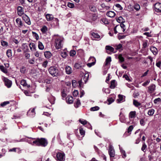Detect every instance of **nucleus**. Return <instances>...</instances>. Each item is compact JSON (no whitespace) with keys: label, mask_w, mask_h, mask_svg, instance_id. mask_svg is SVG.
I'll return each mask as SVG.
<instances>
[{"label":"nucleus","mask_w":161,"mask_h":161,"mask_svg":"<svg viewBox=\"0 0 161 161\" xmlns=\"http://www.w3.org/2000/svg\"><path fill=\"white\" fill-rule=\"evenodd\" d=\"M29 143L32 145H36L37 146H42V147H45L47 144V142L45 138H32L30 141L28 140Z\"/></svg>","instance_id":"1"},{"label":"nucleus","mask_w":161,"mask_h":161,"mask_svg":"<svg viewBox=\"0 0 161 161\" xmlns=\"http://www.w3.org/2000/svg\"><path fill=\"white\" fill-rule=\"evenodd\" d=\"M55 40L54 45L57 49L61 48L63 45L64 38L58 35H55L53 37Z\"/></svg>","instance_id":"2"},{"label":"nucleus","mask_w":161,"mask_h":161,"mask_svg":"<svg viewBox=\"0 0 161 161\" xmlns=\"http://www.w3.org/2000/svg\"><path fill=\"white\" fill-rule=\"evenodd\" d=\"M50 74L53 77H57L59 75V71L55 66H51L48 69Z\"/></svg>","instance_id":"3"},{"label":"nucleus","mask_w":161,"mask_h":161,"mask_svg":"<svg viewBox=\"0 0 161 161\" xmlns=\"http://www.w3.org/2000/svg\"><path fill=\"white\" fill-rule=\"evenodd\" d=\"M56 160L57 161H64L65 160V154L63 153H57L56 154Z\"/></svg>","instance_id":"4"},{"label":"nucleus","mask_w":161,"mask_h":161,"mask_svg":"<svg viewBox=\"0 0 161 161\" xmlns=\"http://www.w3.org/2000/svg\"><path fill=\"white\" fill-rule=\"evenodd\" d=\"M156 90V86L153 84H151L148 87L147 92L150 93H153Z\"/></svg>","instance_id":"5"},{"label":"nucleus","mask_w":161,"mask_h":161,"mask_svg":"<svg viewBox=\"0 0 161 161\" xmlns=\"http://www.w3.org/2000/svg\"><path fill=\"white\" fill-rule=\"evenodd\" d=\"M3 80L4 82L5 85L7 87L10 88L11 87L12 84V82L10 80L6 77H4L3 79Z\"/></svg>","instance_id":"6"},{"label":"nucleus","mask_w":161,"mask_h":161,"mask_svg":"<svg viewBox=\"0 0 161 161\" xmlns=\"http://www.w3.org/2000/svg\"><path fill=\"white\" fill-rule=\"evenodd\" d=\"M154 9L156 12L161 13V3H156L154 5Z\"/></svg>","instance_id":"7"},{"label":"nucleus","mask_w":161,"mask_h":161,"mask_svg":"<svg viewBox=\"0 0 161 161\" xmlns=\"http://www.w3.org/2000/svg\"><path fill=\"white\" fill-rule=\"evenodd\" d=\"M108 153L110 157H114L115 156V151L113 147L110 145L108 148Z\"/></svg>","instance_id":"8"},{"label":"nucleus","mask_w":161,"mask_h":161,"mask_svg":"<svg viewBox=\"0 0 161 161\" xmlns=\"http://www.w3.org/2000/svg\"><path fill=\"white\" fill-rule=\"evenodd\" d=\"M17 14L19 16H21L25 14L24 8L21 6H18L17 7Z\"/></svg>","instance_id":"9"},{"label":"nucleus","mask_w":161,"mask_h":161,"mask_svg":"<svg viewBox=\"0 0 161 161\" xmlns=\"http://www.w3.org/2000/svg\"><path fill=\"white\" fill-rule=\"evenodd\" d=\"M22 19L24 20L25 21V22L28 25H30L31 24V22L29 17L26 14H25L22 16Z\"/></svg>","instance_id":"10"},{"label":"nucleus","mask_w":161,"mask_h":161,"mask_svg":"<svg viewBox=\"0 0 161 161\" xmlns=\"http://www.w3.org/2000/svg\"><path fill=\"white\" fill-rule=\"evenodd\" d=\"M85 65L80 63H75L74 65V67L76 69H83Z\"/></svg>","instance_id":"11"},{"label":"nucleus","mask_w":161,"mask_h":161,"mask_svg":"<svg viewBox=\"0 0 161 161\" xmlns=\"http://www.w3.org/2000/svg\"><path fill=\"white\" fill-rule=\"evenodd\" d=\"M35 108L30 109L27 112L28 115L31 117L34 116L35 114Z\"/></svg>","instance_id":"12"},{"label":"nucleus","mask_w":161,"mask_h":161,"mask_svg":"<svg viewBox=\"0 0 161 161\" xmlns=\"http://www.w3.org/2000/svg\"><path fill=\"white\" fill-rule=\"evenodd\" d=\"M16 22L19 28H21L23 26V24L21 19L18 18L16 19Z\"/></svg>","instance_id":"13"},{"label":"nucleus","mask_w":161,"mask_h":161,"mask_svg":"<svg viewBox=\"0 0 161 161\" xmlns=\"http://www.w3.org/2000/svg\"><path fill=\"white\" fill-rule=\"evenodd\" d=\"M92 40H97L100 38V36L97 33L92 32L91 33Z\"/></svg>","instance_id":"14"},{"label":"nucleus","mask_w":161,"mask_h":161,"mask_svg":"<svg viewBox=\"0 0 161 161\" xmlns=\"http://www.w3.org/2000/svg\"><path fill=\"white\" fill-rule=\"evenodd\" d=\"M125 97L122 95L119 94L118 95V99H117L118 103L122 102L125 101Z\"/></svg>","instance_id":"15"},{"label":"nucleus","mask_w":161,"mask_h":161,"mask_svg":"<svg viewBox=\"0 0 161 161\" xmlns=\"http://www.w3.org/2000/svg\"><path fill=\"white\" fill-rule=\"evenodd\" d=\"M29 47L31 50L32 51H35L36 50L35 44L33 42L30 43Z\"/></svg>","instance_id":"16"},{"label":"nucleus","mask_w":161,"mask_h":161,"mask_svg":"<svg viewBox=\"0 0 161 161\" xmlns=\"http://www.w3.org/2000/svg\"><path fill=\"white\" fill-rule=\"evenodd\" d=\"M46 19L48 21H51L54 18L53 15L50 14H47L46 15Z\"/></svg>","instance_id":"17"},{"label":"nucleus","mask_w":161,"mask_h":161,"mask_svg":"<svg viewBox=\"0 0 161 161\" xmlns=\"http://www.w3.org/2000/svg\"><path fill=\"white\" fill-rule=\"evenodd\" d=\"M119 148L120 150V152L122 155V157L123 158H125L126 157V154L125 150H123L122 148L121 147L120 145H119Z\"/></svg>","instance_id":"18"},{"label":"nucleus","mask_w":161,"mask_h":161,"mask_svg":"<svg viewBox=\"0 0 161 161\" xmlns=\"http://www.w3.org/2000/svg\"><path fill=\"white\" fill-rule=\"evenodd\" d=\"M106 14L108 16L112 18L115 16V14L114 11H109L107 12Z\"/></svg>","instance_id":"19"},{"label":"nucleus","mask_w":161,"mask_h":161,"mask_svg":"<svg viewBox=\"0 0 161 161\" xmlns=\"http://www.w3.org/2000/svg\"><path fill=\"white\" fill-rule=\"evenodd\" d=\"M116 83L115 80H113L111 81L110 88L111 89H114L116 86Z\"/></svg>","instance_id":"20"},{"label":"nucleus","mask_w":161,"mask_h":161,"mask_svg":"<svg viewBox=\"0 0 161 161\" xmlns=\"http://www.w3.org/2000/svg\"><path fill=\"white\" fill-rule=\"evenodd\" d=\"M44 55L46 58H49L51 57L52 55L50 52L47 51L44 52Z\"/></svg>","instance_id":"21"},{"label":"nucleus","mask_w":161,"mask_h":161,"mask_svg":"<svg viewBox=\"0 0 161 161\" xmlns=\"http://www.w3.org/2000/svg\"><path fill=\"white\" fill-rule=\"evenodd\" d=\"M150 50L154 55H156L158 53V50L156 48L154 47H151L150 48Z\"/></svg>","instance_id":"22"},{"label":"nucleus","mask_w":161,"mask_h":161,"mask_svg":"<svg viewBox=\"0 0 161 161\" xmlns=\"http://www.w3.org/2000/svg\"><path fill=\"white\" fill-rule=\"evenodd\" d=\"M80 105V100L79 99H77L74 104L75 107L77 108Z\"/></svg>","instance_id":"23"},{"label":"nucleus","mask_w":161,"mask_h":161,"mask_svg":"<svg viewBox=\"0 0 161 161\" xmlns=\"http://www.w3.org/2000/svg\"><path fill=\"white\" fill-rule=\"evenodd\" d=\"M136 112L135 111H131L129 114V117L130 119L134 118L135 117Z\"/></svg>","instance_id":"24"},{"label":"nucleus","mask_w":161,"mask_h":161,"mask_svg":"<svg viewBox=\"0 0 161 161\" xmlns=\"http://www.w3.org/2000/svg\"><path fill=\"white\" fill-rule=\"evenodd\" d=\"M89 74L88 72L85 73L84 76L83 78V80L84 81L85 83H86L89 79Z\"/></svg>","instance_id":"25"},{"label":"nucleus","mask_w":161,"mask_h":161,"mask_svg":"<svg viewBox=\"0 0 161 161\" xmlns=\"http://www.w3.org/2000/svg\"><path fill=\"white\" fill-rule=\"evenodd\" d=\"M118 25V28L119 29H122L123 32H124L126 30L125 26L123 23L121 24L120 25Z\"/></svg>","instance_id":"26"},{"label":"nucleus","mask_w":161,"mask_h":161,"mask_svg":"<svg viewBox=\"0 0 161 161\" xmlns=\"http://www.w3.org/2000/svg\"><path fill=\"white\" fill-rule=\"evenodd\" d=\"M79 132L80 134V136H81V138H82L85 135V131L82 128L80 127L79 128Z\"/></svg>","instance_id":"27"},{"label":"nucleus","mask_w":161,"mask_h":161,"mask_svg":"<svg viewBox=\"0 0 161 161\" xmlns=\"http://www.w3.org/2000/svg\"><path fill=\"white\" fill-rule=\"evenodd\" d=\"M119 119L120 121L122 123H126V119L125 116L123 115H121V114H120V118Z\"/></svg>","instance_id":"28"},{"label":"nucleus","mask_w":161,"mask_h":161,"mask_svg":"<svg viewBox=\"0 0 161 161\" xmlns=\"http://www.w3.org/2000/svg\"><path fill=\"white\" fill-rule=\"evenodd\" d=\"M21 84L24 86H27V87H30V86L28 85L26 83V81L24 80H22L20 82Z\"/></svg>","instance_id":"29"},{"label":"nucleus","mask_w":161,"mask_h":161,"mask_svg":"<svg viewBox=\"0 0 161 161\" xmlns=\"http://www.w3.org/2000/svg\"><path fill=\"white\" fill-rule=\"evenodd\" d=\"M105 48L107 50H109L111 52L115 53V52L114 51V48L111 46H107Z\"/></svg>","instance_id":"30"},{"label":"nucleus","mask_w":161,"mask_h":161,"mask_svg":"<svg viewBox=\"0 0 161 161\" xmlns=\"http://www.w3.org/2000/svg\"><path fill=\"white\" fill-rule=\"evenodd\" d=\"M89 8L93 12H95L97 10L96 7L93 4L91 5L90 6Z\"/></svg>","instance_id":"31"},{"label":"nucleus","mask_w":161,"mask_h":161,"mask_svg":"<svg viewBox=\"0 0 161 161\" xmlns=\"http://www.w3.org/2000/svg\"><path fill=\"white\" fill-rule=\"evenodd\" d=\"M117 21L120 23H122L125 22V19H123V17L121 16H120L117 19Z\"/></svg>","instance_id":"32"},{"label":"nucleus","mask_w":161,"mask_h":161,"mask_svg":"<svg viewBox=\"0 0 161 161\" xmlns=\"http://www.w3.org/2000/svg\"><path fill=\"white\" fill-rule=\"evenodd\" d=\"M155 110L153 109H151L148 110L147 114L149 116H152L154 114Z\"/></svg>","instance_id":"33"},{"label":"nucleus","mask_w":161,"mask_h":161,"mask_svg":"<svg viewBox=\"0 0 161 161\" xmlns=\"http://www.w3.org/2000/svg\"><path fill=\"white\" fill-rule=\"evenodd\" d=\"M0 69L1 70V71L5 73L6 74L8 72L6 69L5 68L3 65H0Z\"/></svg>","instance_id":"34"},{"label":"nucleus","mask_w":161,"mask_h":161,"mask_svg":"<svg viewBox=\"0 0 161 161\" xmlns=\"http://www.w3.org/2000/svg\"><path fill=\"white\" fill-rule=\"evenodd\" d=\"M72 86L74 88H75L78 86V83L75 80H72Z\"/></svg>","instance_id":"35"},{"label":"nucleus","mask_w":161,"mask_h":161,"mask_svg":"<svg viewBox=\"0 0 161 161\" xmlns=\"http://www.w3.org/2000/svg\"><path fill=\"white\" fill-rule=\"evenodd\" d=\"M147 146L145 143V142H144L142 143V145L141 148L142 150L144 152H145L146 151V149L147 148Z\"/></svg>","instance_id":"36"},{"label":"nucleus","mask_w":161,"mask_h":161,"mask_svg":"<svg viewBox=\"0 0 161 161\" xmlns=\"http://www.w3.org/2000/svg\"><path fill=\"white\" fill-rule=\"evenodd\" d=\"M65 69L66 74L69 75L70 74V67L69 66H66L65 67Z\"/></svg>","instance_id":"37"},{"label":"nucleus","mask_w":161,"mask_h":161,"mask_svg":"<svg viewBox=\"0 0 161 161\" xmlns=\"http://www.w3.org/2000/svg\"><path fill=\"white\" fill-rule=\"evenodd\" d=\"M114 101V98H113L112 97H110L108 98L107 99V101L108 102V105H110Z\"/></svg>","instance_id":"38"},{"label":"nucleus","mask_w":161,"mask_h":161,"mask_svg":"<svg viewBox=\"0 0 161 161\" xmlns=\"http://www.w3.org/2000/svg\"><path fill=\"white\" fill-rule=\"evenodd\" d=\"M38 47L40 50H42L44 48V46L43 45L42 43V42L40 41L38 42Z\"/></svg>","instance_id":"39"},{"label":"nucleus","mask_w":161,"mask_h":161,"mask_svg":"<svg viewBox=\"0 0 161 161\" xmlns=\"http://www.w3.org/2000/svg\"><path fill=\"white\" fill-rule=\"evenodd\" d=\"M93 59H94V62H92L91 63H88L87 64V66L89 67H91L92 66L94 65L96 62V59L94 58Z\"/></svg>","instance_id":"40"},{"label":"nucleus","mask_w":161,"mask_h":161,"mask_svg":"<svg viewBox=\"0 0 161 161\" xmlns=\"http://www.w3.org/2000/svg\"><path fill=\"white\" fill-rule=\"evenodd\" d=\"M133 104L136 107H138L141 105V103L137 101L134 100L133 101Z\"/></svg>","instance_id":"41"},{"label":"nucleus","mask_w":161,"mask_h":161,"mask_svg":"<svg viewBox=\"0 0 161 161\" xmlns=\"http://www.w3.org/2000/svg\"><path fill=\"white\" fill-rule=\"evenodd\" d=\"M41 31L43 33H45L47 31V28L46 26H44L41 29Z\"/></svg>","instance_id":"42"},{"label":"nucleus","mask_w":161,"mask_h":161,"mask_svg":"<svg viewBox=\"0 0 161 161\" xmlns=\"http://www.w3.org/2000/svg\"><path fill=\"white\" fill-rule=\"evenodd\" d=\"M111 61V57H109L107 58L105 61V65H107L109 63H110Z\"/></svg>","instance_id":"43"},{"label":"nucleus","mask_w":161,"mask_h":161,"mask_svg":"<svg viewBox=\"0 0 161 161\" xmlns=\"http://www.w3.org/2000/svg\"><path fill=\"white\" fill-rule=\"evenodd\" d=\"M7 55L9 58H11L12 57L11 50L10 49L7 50Z\"/></svg>","instance_id":"44"},{"label":"nucleus","mask_w":161,"mask_h":161,"mask_svg":"<svg viewBox=\"0 0 161 161\" xmlns=\"http://www.w3.org/2000/svg\"><path fill=\"white\" fill-rule=\"evenodd\" d=\"M101 23L104 24H107L108 23V21L105 18L102 19L100 20Z\"/></svg>","instance_id":"45"},{"label":"nucleus","mask_w":161,"mask_h":161,"mask_svg":"<svg viewBox=\"0 0 161 161\" xmlns=\"http://www.w3.org/2000/svg\"><path fill=\"white\" fill-rule=\"evenodd\" d=\"M134 8L136 10L138 11L140 9V7L139 4L136 3L134 5Z\"/></svg>","instance_id":"46"},{"label":"nucleus","mask_w":161,"mask_h":161,"mask_svg":"<svg viewBox=\"0 0 161 161\" xmlns=\"http://www.w3.org/2000/svg\"><path fill=\"white\" fill-rule=\"evenodd\" d=\"M79 121L80 123L83 125L86 124L87 123V122L86 120L82 119H80Z\"/></svg>","instance_id":"47"},{"label":"nucleus","mask_w":161,"mask_h":161,"mask_svg":"<svg viewBox=\"0 0 161 161\" xmlns=\"http://www.w3.org/2000/svg\"><path fill=\"white\" fill-rule=\"evenodd\" d=\"M97 18V15L95 14H93L91 15V19L93 21H95Z\"/></svg>","instance_id":"48"},{"label":"nucleus","mask_w":161,"mask_h":161,"mask_svg":"<svg viewBox=\"0 0 161 161\" xmlns=\"http://www.w3.org/2000/svg\"><path fill=\"white\" fill-rule=\"evenodd\" d=\"M161 101V99L160 98H157L155 99L154 100V103L155 104H158Z\"/></svg>","instance_id":"49"},{"label":"nucleus","mask_w":161,"mask_h":161,"mask_svg":"<svg viewBox=\"0 0 161 161\" xmlns=\"http://www.w3.org/2000/svg\"><path fill=\"white\" fill-rule=\"evenodd\" d=\"M99 109V108L98 106H95L94 107H92L90 108V110L91 111H95L98 110Z\"/></svg>","instance_id":"50"},{"label":"nucleus","mask_w":161,"mask_h":161,"mask_svg":"<svg viewBox=\"0 0 161 161\" xmlns=\"http://www.w3.org/2000/svg\"><path fill=\"white\" fill-rule=\"evenodd\" d=\"M1 44L2 46L4 47H6L8 45V43L6 41H1Z\"/></svg>","instance_id":"51"},{"label":"nucleus","mask_w":161,"mask_h":161,"mask_svg":"<svg viewBox=\"0 0 161 161\" xmlns=\"http://www.w3.org/2000/svg\"><path fill=\"white\" fill-rule=\"evenodd\" d=\"M133 129V127L132 125H130L128 128L127 130V132L129 133V134H131V132Z\"/></svg>","instance_id":"52"},{"label":"nucleus","mask_w":161,"mask_h":161,"mask_svg":"<svg viewBox=\"0 0 161 161\" xmlns=\"http://www.w3.org/2000/svg\"><path fill=\"white\" fill-rule=\"evenodd\" d=\"M118 58L119 61L121 62H123L124 61V58L123 57H122L121 54H119L118 57Z\"/></svg>","instance_id":"53"},{"label":"nucleus","mask_w":161,"mask_h":161,"mask_svg":"<svg viewBox=\"0 0 161 161\" xmlns=\"http://www.w3.org/2000/svg\"><path fill=\"white\" fill-rule=\"evenodd\" d=\"M147 43L148 41L147 40L143 41L142 45L144 48H145L147 47Z\"/></svg>","instance_id":"54"},{"label":"nucleus","mask_w":161,"mask_h":161,"mask_svg":"<svg viewBox=\"0 0 161 161\" xmlns=\"http://www.w3.org/2000/svg\"><path fill=\"white\" fill-rule=\"evenodd\" d=\"M48 63V61H47V60L45 61L42 63V66L45 68L47 67Z\"/></svg>","instance_id":"55"},{"label":"nucleus","mask_w":161,"mask_h":161,"mask_svg":"<svg viewBox=\"0 0 161 161\" xmlns=\"http://www.w3.org/2000/svg\"><path fill=\"white\" fill-rule=\"evenodd\" d=\"M150 82V80H146V81L144 82L142 84V85L144 86H146L148 85Z\"/></svg>","instance_id":"56"},{"label":"nucleus","mask_w":161,"mask_h":161,"mask_svg":"<svg viewBox=\"0 0 161 161\" xmlns=\"http://www.w3.org/2000/svg\"><path fill=\"white\" fill-rule=\"evenodd\" d=\"M32 33L33 36L35 37L36 40H38L39 39V36L38 34L34 31L32 32Z\"/></svg>","instance_id":"57"},{"label":"nucleus","mask_w":161,"mask_h":161,"mask_svg":"<svg viewBox=\"0 0 161 161\" xmlns=\"http://www.w3.org/2000/svg\"><path fill=\"white\" fill-rule=\"evenodd\" d=\"M61 55L63 58H65L67 55V53L65 51H63L61 53Z\"/></svg>","instance_id":"58"},{"label":"nucleus","mask_w":161,"mask_h":161,"mask_svg":"<svg viewBox=\"0 0 161 161\" xmlns=\"http://www.w3.org/2000/svg\"><path fill=\"white\" fill-rule=\"evenodd\" d=\"M156 65L157 67L160 68L161 65V61L157 60Z\"/></svg>","instance_id":"59"},{"label":"nucleus","mask_w":161,"mask_h":161,"mask_svg":"<svg viewBox=\"0 0 161 161\" xmlns=\"http://www.w3.org/2000/svg\"><path fill=\"white\" fill-rule=\"evenodd\" d=\"M26 70V68L24 66H23L20 69V71L22 73H24L25 72Z\"/></svg>","instance_id":"60"},{"label":"nucleus","mask_w":161,"mask_h":161,"mask_svg":"<svg viewBox=\"0 0 161 161\" xmlns=\"http://www.w3.org/2000/svg\"><path fill=\"white\" fill-rule=\"evenodd\" d=\"M103 91L106 93H109L110 92V90L108 88L105 89L103 88Z\"/></svg>","instance_id":"61"},{"label":"nucleus","mask_w":161,"mask_h":161,"mask_svg":"<svg viewBox=\"0 0 161 161\" xmlns=\"http://www.w3.org/2000/svg\"><path fill=\"white\" fill-rule=\"evenodd\" d=\"M78 94L79 92L77 90H75L73 93V95L74 97H76L78 95Z\"/></svg>","instance_id":"62"},{"label":"nucleus","mask_w":161,"mask_h":161,"mask_svg":"<svg viewBox=\"0 0 161 161\" xmlns=\"http://www.w3.org/2000/svg\"><path fill=\"white\" fill-rule=\"evenodd\" d=\"M78 84L79 86L80 87H83V84L82 83V82L81 80H79L78 81Z\"/></svg>","instance_id":"63"},{"label":"nucleus","mask_w":161,"mask_h":161,"mask_svg":"<svg viewBox=\"0 0 161 161\" xmlns=\"http://www.w3.org/2000/svg\"><path fill=\"white\" fill-rule=\"evenodd\" d=\"M9 102L8 101H6L3 102L0 105L1 106L3 107L6 105L7 104H9Z\"/></svg>","instance_id":"64"}]
</instances>
